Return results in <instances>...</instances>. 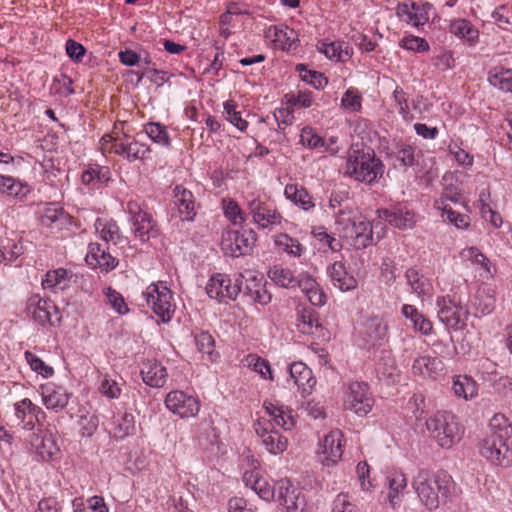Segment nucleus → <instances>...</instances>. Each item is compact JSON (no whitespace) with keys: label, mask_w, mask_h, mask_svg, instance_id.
<instances>
[{"label":"nucleus","mask_w":512,"mask_h":512,"mask_svg":"<svg viewBox=\"0 0 512 512\" xmlns=\"http://www.w3.org/2000/svg\"><path fill=\"white\" fill-rule=\"evenodd\" d=\"M512 425L501 413L495 414L489 423V432L479 441V454L492 465H512Z\"/></svg>","instance_id":"nucleus-1"},{"label":"nucleus","mask_w":512,"mask_h":512,"mask_svg":"<svg viewBox=\"0 0 512 512\" xmlns=\"http://www.w3.org/2000/svg\"><path fill=\"white\" fill-rule=\"evenodd\" d=\"M413 488L420 501L432 510L446 502L454 488V481L445 472L433 474L427 470H420L414 477Z\"/></svg>","instance_id":"nucleus-2"},{"label":"nucleus","mask_w":512,"mask_h":512,"mask_svg":"<svg viewBox=\"0 0 512 512\" xmlns=\"http://www.w3.org/2000/svg\"><path fill=\"white\" fill-rule=\"evenodd\" d=\"M344 173L356 181L372 184L382 177L384 165L373 149L356 143L348 151Z\"/></svg>","instance_id":"nucleus-3"},{"label":"nucleus","mask_w":512,"mask_h":512,"mask_svg":"<svg viewBox=\"0 0 512 512\" xmlns=\"http://www.w3.org/2000/svg\"><path fill=\"white\" fill-rule=\"evenodd\" d=\"M428 431L442 448H451L462 437V427L451 412L438 411L426 421Z\"/></svg>","instance_id":"nucleus-4"},{"label":"nucleus","mask_w":512,"mask_h":512,"mask_svg":"<svg viewBox=\"0 0 512 512\" xmlns=\"http://www.w3.org/2000/svg\"><path fill=\"white\" fill-rule=\"evenodd\" d=\"M126 211L129 214L131 231L135 238L139 239L142 243H145L151 238L159 236L160 229L157 221L150 213L142 208L139 202L135 200L128 201Z\"/></svg>","instance_id":"nucleus-5"},{"label":"nucleus","mask_w":512,"mask_h":512,"mask_svg":"<svg viewBox=\"0 0 512 512\" xmlns=\"http://www.w3.org/2000/svg\"><path fill=\"white\" fill-rule=\"evenodd\" d=\"M257 237L252 229L225 230L222 233L221 248L225 255L239 257L251 253Z\"/></svg>","instance_id":"nucleus-6"},{"label":"nucleus","mask_w":512,"mask_h":512,"mask_svg":"<svg viewBox=\"0 0 512 512\" xmlns=\"http://www.w3.org/2000/svg\"><path fill=\"white\" fill-rule=\"evenodd\" d=\"M147 305L163 322L170 321L174 313L172 292L163 283L150 284L143 292Z\"/></svg>","instance_id":"nucleus-7"},{"label":"nucleus","mask_w":512,"mask_h":512,"mask_svg":"<svg viewBox=\"0 0 512 512\" xmlns=\"http://www.w3.org/2000/svg\"><path fill=\"white\" fill-rule=\"evenodd\" d=\"M374 405V399L369 386L365 382H351L348 384L344 396V407L359 416L367 415Z\"/></svg>","instance_id":"nucleus-8"},{"label":"nucleus","mask_w":512,"mask_h":512,"mask_svg":"<svg viewBox=\"0 0 512 512\" xmlns=\"http://www.w3.org/2000/svg\"><path fill=\"white\" fill-rule=\"evenodd\" d=\"M277 500L287 512H304L307 507V499L302 487L289 479H281L276 482Z\"/></svg>","instance_id":"nucleus-9"},{"label":"nucleus","mask_w":512,"mask_h":512,"mask_svg":"<svg viewBox=\"0 0 512 512\" xmlns=\"http://www.w3.org/2000/svg\"><path fill=\"white\" fill-rule=\"evenodd\" d=\"M27 315L38 325H56L60 322L57 307L48 299H43L39 294H34L26 302Z\"/></svg>","instance_id":"nucleus-10"},{"label":"nucleus","mask_w":512,"mask_h":512,"mask_svg":"<svg viewBox=\"0 0 512 512\" xmlns=\"http://www.w3.org/2000/svg\"><path fill=\"white\" fill-rule=\"evenodd\" d=\"M242 281L240 278L232 283L227 274L216 273L212 275L206 285V293L211 299L220 303H227L235 300L241 291Z\"/></svg>","instance_id":"nucleus-11"},{"label":"nucleus","mask_w":512,"mask_h":512,"mask_svg":"<svg viewBox=\"0 0 512 512\" xmlns=\"http://www.w3.org/2000/svg\"><path fill=\"white\" fill-rule=\"evenodd\" d=\"M164 402L169 411L181 418L194 417L200 410L199 400L180 390L170 391Z\"/></svg>","instance_id":"nucleus-12"},{"label":"nucleus","mask_w":512,"mask_h":512,"mask_svg":"<svg viewBox=\"0 0 512 512\" xmlns=\"http://www.w3.org/2000/svg\"><path fill=\"white\" fill-rule=\"evenodd\" d=\"M109 139L112 142L110 150L117 155L123 156L130 162L144 159L150 153L148 145L129 135L125 134L121 138L109 136Z\"/></svg>","instance_id":"nucleus-13"},{"label":"nucleus","mask_w":512,"mask_h":512,"mask_svg":"<svg viewBox=\"0 0 512 512\" xmlns=\"http://www.w3.org/2000/svg\"><path fill=\"white\" fill-rule=\"evenodd\" d=\"M259 463L255 459H251L250 469L243 473V481L245 485L251 488L260 498L270 500L277 494L276 484L271 486L268 481L262 477L258 469Z\"/></svg>","instance_id":"nucleus-14"},{"label":"nucleus","mask_w":512,"mask_h":512,"mask_svg":"<svg viewBox=\"0 0 512 512\" xmlns=\"http://www.w3.org/2000/svg\"><path fill=\"white\" fill-rule=\"evenodd\" d=\"M430 9L431 5L428 3L418 4L413 1H405L397 5L396 15L408 25L419 28L429 21Z\"/></svg>","instance_id":"nucleus-15"},{"label":"nucleus","mask_w":512,"mask_h":512,"mask_svg":"<svg viewBox=\"0 0 512 512\" xmlns=\"http://www.w3.org/2000/svg\"><path fill=\"white\" fill-rule=\"evenodd\" d=\"M343 433L339 429L331 430L320 442V453L323 455L322 463L325 466H334L343 455Z\"/></svg>","instance_id":"nucleus-16"},{"label":"nucleus","mask_w":512,"mask_h":512,"mask_svg":"<svg viewBox=\"0 0 512 512\" xmlns=\"http://www.w3.org/2000/svg\"><path fill=\"white\" fill-rule=\"evenodd\" d=\"M248 210L253 222L261 229L281 223V215L267 202L254 198L248 202Z\"/></svg>","instance_id":"nucleus-17"},{"label":"nucleus","mask_w":512,"mask_h":512,"mask_svg":"<svg viewBox=\"0 0 512 512\" xmlns=\"http://www.w3.org/2000/svg\"><path fill=\"white\" fill-rule=\"evenodd\" d=\"M40 415L44 416L42 409L34 405L28 398L14 404L15 422L25 430H33L35 424L40 423Z\"/></svg>","instance_id":"nucleus-18"},{"label":"nucleus","mask_w":512,"mask_h":512,"mask_svg":"<svg viewBox=\"0 0 512 512\" xmlns=\"http://www.w3.org/2000/svg\"><path fill=\"white\" fill-rule=\"evenodd\" d=\"M86 263L92 267L100 269L101 272L108 273L118 266V259L113 257L99 243H90L85 257Z\"/></svg>","instance_id":"nucleus-19"},{"label":"nucleus","mask_w":512,"mask_h":512,"mask_svg":"<svg viewBox=\"0 0 512 512\" xmlns=\"http://www.w3.org/2000/svg\"><path fill=\"white\" fill-rule=\"evenodd\" d=\"M378 217L388 222L391 226L405 230L410 229L415 224V214L406 207L397 206L392 209H379Z\"/></svg>","instance_id":"nucleus-20"},{"label":"nucleus","mask_w":512,"mask_h":512,"mask_svg":"<svg viewBox=\"0 0 512 512\" xmlns=\"http://www.w3.org/2000/svg\"><path fill=\"white\" fill-rule=\"evenodd\" d=\"M173 204L181 221H193L196 216L195 199L192 192L181 185L173 190Z\"/></svg>","instance_id":"nucleus-21"},{"label":"nucleus","mask_w":512,"mask_h":512,"mask_svg":"<svg viewBox=\"0 0 512 512\" xmlns=\"http://www.w3.org/2000/svg\"><path fill=\"white\" fill-rule=\"evenodd\" d=\"M395 160L398 162V164H395V167L399 166L404 169L418 167L422 170L427 166L423 152L406 143L397 144Z\"/></svg>","instance_id":"nucleus-22"},{"label":"nucleus","mask_w":512,"mask_h":512,"mask_svg":"<svg viewBox=\"0 0 512 512\" xmlns=\"http://www.w3.org/2000/svg\"><path fill=\"white\" fill-rule=\"evenodd\" d=\"M388 325L382 317L372 316L363 323L361 334L366 343L375 346L386 339Z\"/></svg>","instance_id":"nucleus-23"},{"label":"nucleus","mask_w":512,"mask_h":512,"mask_svg":"<svg viewBox=\"0 0 512 512\" xmlns=\"http://www.w3.org/2000/svg\"><path fill=\"white\" fill-rule=\"evenodd\" d=\"M405 278L411 291L419 297H429L432 295V281L421 269L410 267L405 273Z\"/></svg>","instance_id":"nucleus-24"},{"label":"nucleus","mask_w":512,"mask_h":512,"mask_svg":"<svg viewBox=\"0 0 512 512\" xmlns=\"http://www.w3.org/2000/svg\"><path fill=\"white\" fill-rule=\"evenodd\" d=\"M289 375L293 383L301 390L302 394H308L316 384L312 370L303 362H294L289 366Z\"/></svg>","instance_id":"nucleus-25"},{"label":"nucleus","mask_w":512,"mask_h":512,"mask_svg":"<svg viewBox=\"0 0 512 512\" xmlns=\"http://www.w3.org/2000/svg\"><path fill=\"white\" fill-rule=\"evenodd\" d=\"M244 295L248 296L253 302L260 305H267L271 302L272 296L266 289V282L263 276L249 275L246 278Z\"/></svg>","instance_id":"nucleus-26"},{"label":"nucleus","mask_w":512,"mask_h":512,"mask_svg":"<svg viewBox=\"0 0 512 512\" xmlns=\"http://www.w3.org/2000/svg\"><path fill=\"white\" fill-rule=\"evenodd\" d=\"M327 272L333 285L341 291H351L357 287V280L347 272L344 263L341 261H335L328 267Z\"/></svg>","instance_id":"nucleus-27"},{"label":"nucleus","mask_w":512,"mask_h":512,"mask_svg":"<svg viewBox=\"0 0 512 512\" xmlns=\"http://www.w3.org/2000/svg\"><path fill=\"white\" fill-rule=\"evenodd\" d=\"M141 376L145 384L160 388L166 383L168 374L166 368L159 362L147 360L142 364Z\"/></svg>","instance_id":"nucleus-28"},{"label":"nucleus","mask_w":512,"mask_h":512,"mask_svg":"<svg viewBox=\"0 0 512 512\" xmlns=\"http://www.w3.org/2000/svg\"><path fill=\"white\" fill-rule=\"evenodd\" d=\"M43 403L47 409L62 410L68 404L69 396L62 386L47 384L41 387Z\"/></svg>","instance_id":"nucleus-29"},{"label":"nucleus","mask_w":512,"mask_h":512,"mask_svg":"<svg viewBox=\"0 0 512 512\" xmlns=\"http://www.w3.org/2000/svg\"><path fill=\"white\" fill-rule=\"evenodd\" d=\"M31 447L44 461L50 460L58 451L51 434L47 432L33 433L30 436Z\"/></svg>","instance_id":"nucleus-30"},{"label":"nucleus","mask_w":512,"mask_h":512,"mask_svg":"<svg viewBox=\"0 0 512 512\" xmlns=\"http://www.w3.org/2000/svg\"><path fill=\"white\" fill-rule=\"evenodd\" d=\"M496 305V288L489 284H482L474 299V307L482 316L491 314Z\"/></svg>","instance_id":"nucleus-31"},{"label":"nucleus","mask_w":512,"mask_h":512,"mask_svg":"<svg viewBox=\"0 0 512 512\" xmlns=\"http://www.w3.org/2000/svg\"><path fill=\"white\" fill-rule=\"evenodd\" d=\"M266 38L272 41L275 47L290 51L295 43L296 33L287 26H271L266 31Z\"/></svg>","instance_id":"nucleus-32"},{"label":"nucleus","mask_w":512,"mask_h":512,"mask_svg":"<svg viewBox=\"0 0 512 512\" xmlns=\"http://www.w3.org/2000/svg\"><path fill=\"white\" fill-rule=\"evenodd\" d=\"M439 306L438 317L448 328L457 330L463 324L462 321V308L460 306L452 304L451 301L447 304L446 300H438Z\"/></svg>","instance_id":"nucleus-33"},{"label":"nucleus","mask_w":512,"mask_h":512,"mask_svg":"<svg viewBox=\"0 0 512 512\" xmlns=\"http://www.w3.org/2000/svg\"><path fill=\"white\" fill-rule=\"evenodd\" d=\"M111 173L108 167L100 165L88 166L81 175V181L91 189H99L109 182Z\"/></svg>","instance_id":"nucleus-34"},{"label":"nucleus","mask_w":512,"mask_h":512,"mask_svg":"<svg viewBox=\"0 0 512 512\" xmlns=\"http://www.w3.org/2000/svg\"><path fill=\"white\" fill-rule=\"evenodd\" d=\"M350 230L352 235L348 239L353 241V245L357 249L366 248L372 243L373 232L369 221L364 219L355 220Z\"/></svg>","instance_id":"nucleus-35"},{"label":"nucleus","mask_w":512,"mask_h":512,"mask_svg":"<svg viewBox=\"0 0 512 512\" xmlns=\"http://www.w3.org/2000/svg\"><path fill=\"white\" fill-rule=\"evenodd\" d=\"M388 493L387 501L392 508H396L401 500L404 489L407 486V479L403 473L395 472L387 477Z\"/></svg>","instance_id":"nucleus-36"},{"label":"nucleus","mask_w":512,"mask_h":512,"mask_svg":"<svg viewBox=\"0 0 512 512\" xmlns=\"http://www.w3.org/2000/svg\"><path fill=\"white\" fill-rule=\"evenodd\" d=\"M73 274L64 268L50 270L42 280V286L45 289L64 290L70 286Z\"/></svg>","instance_id":"nucleus-37"},{"label":"nucleus","mask_w":512,"mask_h":512,"mask_svg":"<svg viewBox=\"0 0 512 512\" xmlns=\"http://www.w3.org/2000/svg\"><path fill=\"white\" fill-rule=\"evenodd\" d=\"M318 50L330 60L344 62L350 57L349 45L344 41L324 40L319 43Z\"/></svg>","instance_id":"nucleus-38"},{"label":"nucleus","mask_w":512,"mask_h":512,"mask_svg":"<svg viewBox=\"0 0 512 512\" xmlns=\"http://www.w3.org/2000/svg\"><path fill=\"white\" fill-rule=\"evenodd\" d=\"M267 413L272 417L274 422L282 427L285 431L291 430L295 425V420L292 416V410L284 405L274 403H265Z\"/></svg>","instance_id":"nucleus-39"},{"label":"nucleus","mask_w":512,"mask_h":512,"mask_svg":"<svg viewBox=\"0 0 512 512\" xmlns=\"http://www.w3.org/2000/svg\"><path fill=\"white\" fill-rule=\"evenodd\" d=\"M449 31L456 37L475 44L479 37L478 30L466 19H457L450 23Z\"/></svg>","instance_id":"nucleus-40"},{"label":"nucleus","mask_w":512,"mask_h":512,"mask_svg":"<svg viewBox=\"0 0 512 512\" xmlns=\"http://www.w3.org/2000/svg\"><path fill=\"white\" fill-rule=\"evenodd\" d=\"M96 232L100 238L106 242L118 244L122 242L123 236L120 233V228L114 220H104L98 218L95 221Z\"/></svg>","instance_id":"nucleus-41"},{"label":"nucleus","mask_w":512,"mask_h":512,"mask_svg":"<svg viewBox=\"0 0 512 512\" xmlns=\"http://www.w3.org/2000/svg\"><path fill=\"white\" fill-rule=\"evenodd\" d=\"M452 390L455 396L465 400L472 399L478 393L477 383L466 375L453 378Z\"/></svg>","instance_id":"nucleus-42"},{"label":"nucleus","mask_w":512,"mask_h":512,"mask_svg":"<svg viewBox=\"0 0 512 512\" xmlns=\"http://www.w3.org/2000/svg\"><path fill=\"white\" fill-rule=\"evenodd\" d=\"M0 193L22 199L29 193V188L26 184L11 176L0 174Z\"/></svg>","instance_id":"nucleus-43"},{"label":"nucleus","mask_w":512,"mask_h":512,"mask_svg":"<svg viewBox=\"0 0 512 512\" xmlns=\"http://www.w3.org/2000/svg\"><path fill=\"white\" fill-rule=\"evenodd\" d=\"M284 194L287 199L300 206L303 210H310L314 203L305 188L297 184H289L285 187Z\"/></svg>","instance_id":"nucleus-44"},{"label":"nucleus","mask_w":512,"mask_h":512,"mask_svg":"<svg viewBox=\"0 0 512 512\" xmlns=\"http://www.w3.org/2000/svg\"><path fill=\"white\" fill-rule=\"evenodd\" d=\"M402 314L409 319L415 330L424 335H428L432 331V323L421 314L413 305L405 304L402 307Z\"/></svg>","instance_id":"nucleus-45"},{"label":"nucleus","mask_w":512,"mask_h":512,"mask_svg":"<svg viewBox=\"0 0 512 512\" xmlns=\"http://www.w3.org/2000/svg\"><path fill=\"white\" fill-rule=\"evenodd\" d=\"M24 249L20 242L4 238L0 240V263L10 264L14 262Z\"/></svg>","instance_id":"nucleus-46"},{"label":"nucleus","mask_w":512,"mask_h":512,"mask_svg":"<svg viewBox=\"0 0 512 512\" xmlns=\"http://www.w3.org/2000/svg\"><path fill=\"white\" fill-rule=\"evenodd\" d=\"M488 80L494 87L505 92H512V70L494 68L489 72Z\"/></svg>","instance_id":"nucleus-47"},{"label":"nucleus","mask_w":512,"mask_h":512,"mask_svg":"<svg viewBox=\"0 0 512 512\" xmlns=\"http://www.w3.org/2000/svg\"><path fill=\"white\" fill-rule=\"evenodd\" d=\"M443 363L438 358L422 356L414 360L412 370L414 374L431 375L442 370Z\"/></svg>","instance_id":"nucleus-48"},{"label":"nucleus","mask_w":512,"mask_h":512,"mask_svg":"<svg viewBox=\"0 0 512 512\" xmlns=\"http://www.w3.org/2000/svg\"><path fill=\"white\" fill-rule=\"evenodd\" d=\"M145 134L155 143L169 147L170 138L166 127L158 122H149L144 125Z\"/></svg>","instance_id":"nucleus-49"},{"label":"nucleus","mask_w":512,"mask_h":512,"mask_svg":"<svg viewBox=\"0 0 512 512\" xmlns=\"http://www.w3.org/2000/svg\"><path fill=\"white\" fill-rule=\"evenodd\" d=\"M268 276L273 282L284 288H289L296 285V277L288 268L274 266L269 270Z\"/></svg>","instance_id":"nucleus-50"},{"label":"nucleus","mask_w":512,"mask_h":512,"mask_svg":"<svg viewBox=\"0 0 512 512\" xmlns=\"http://www.w3.org/2000/svg\"><path fill=\"white\" fill-rule=\"evenodd\" d=\"M352 211L345 207V210L340 209L335 213V225L339 236L342 238H349L352 235L351 226L355 223V219L351 216Z\"/></svg>","instance_id":"nucleus-51"},{"label":"nucleus","mask_w":512,"mask_h":512,"mask_svg":"<svg viewBox=\"0 0 512 512\" xmlns=\"http://www.w3.org/2000/svg\"><path fill=\"white\" fill-rule=\"evenodd\" d=\"M262 444L271 454L282 453L287 447V438L282 436L278 431L272 430L269 434H265Z\"/></svg>","instance_id":"nucleus-52"},{"label":"nucleus","mask_w":512,"mask_h":512,"mask_svg":"<svg viewBox=\"0 0 512 512\" xmlns=\"http://www.w3.org/2000/svg\"><path fill=\"white\" fill-rule=\"evenodd\" d=\"M297 327L303 334H315L319 330H322V326L319 323L317 317L308 311H303L297 319Z\"/></svg>","instance_id":"nucleus-53"},{"label":"nucleus","mask_w":512,"mask_h":512,"mask_svg":"<svg viewBox=\"0 0 512 512\" xmlns=\"http://www.w3.org/2000/svg\"><path fill=\"white\" fill-rule=\"evenodd\" d=\"M195 344L199 352L208 355L210 361H215L218 353L215 352V341L212 335L208 332H200L195 335Z\"/></svg>","instance_id":"nucleus-54"},{"label":"nucleus","mask_w":512,"mask_h":512,"mask_svg":"<svg viewBox=\"0 0 512 512\" xmlns=\"http://www.w3.org/2000/svg\"><path fill=\"white\" fill-rule=\"evenodd\" d=\"M66 219V214L64 210L60 207H57L55 205H50L46 208H44L41 216H40V222L43 226L52 228L54 225L60 223H63V221Z\"/></svg>","instance_id":"nucleus-55"},{"label":"nucleus","mask_w":512,"mask_h":512,"mask_svg":"<svg viewBox=\"0 0 512 512\" xmlns=\"http://www.w3.org/2000/svg\"><path fill=\"white\" fill-rule=\"evenodd\" d=\"M296 71L299 73L301 80L312 85L316 89L323 88L327 85V78L322 73L317 71L308 70L303 64L296 66Z\"/></svg>","instance_id":"nucleus-56"},{"label":"nucleus","mask_w":512,"mask_h":512,"mask_svg":"<svg viewBox=\"0 0 512 512\" xmlns=\"http://www.w3.org/2000/svg\"><path fill=\"white\" fill-rule=\"evenodd\" d=\"M106 301L120 315L127 314L129 308L125 303L124 297L112 287H106L103 290Z\"/></svg>","instance_id":"nucleus-57"},{"label":"nucleus","mask_w":512,"mask_h":512,"mask_svg":"<svg viewBox=\"0 0 512 512\" xmlns=\"http://www.w3.org/2000/svg\"><path fill=\"white\" fill-rule=\"evenodd\" d=\"M275 244L293 256L299 257L304 251V247L299 243V241L287 234L278 235L275 239Z\"/></svg>","instance_id":"nucleus-58"},{"label":"nucleus","mask_w":512,"mask_h":512,"mask_svg":"<svg viewBox=\"0 0 512 512\" xmlns=\"http://www.w3.org/2000/svg\"><path fill=\"white\" fill-rule=\"evenodd\" d=\"M245 363L249 368L259 373L264 379H272L270 365L265 359L255 354H249L245 358Z\"/></svg>","instance_id":"nucleus-59"},{"label":"nucleus","mask_w":512,"mask_h":512,"mask_svg":"<svg viewBox=\"0 0 512 512\" xmlns=\"http://www.w3.org/2000/svg\"><path fill=\"white\" fill-rule=\"evenodd\" d=\"M376 370L383 376L391 377L395 371V362L388 350H381L376 363Z\"/></svg>","instance_id":"nucleus-60"},{"label":"nucleus","mask_w":512,"mask_h":512,"mask_svg":"<svg viewBox=\"0 0 512 512\" xmlns=\"http://www.w3.org/2000/svg\"><path fill=\"white\" fill-rule=\"evenodd\" d=\"M135 430V421L134 416L130 413H125L118 420L117 424L114 428V436L116 438H124L130 434H132Z\"/></svg>","instance_id":"nucleus-61"},{"label":"nucleus","mask_w":512,"mask_h":512,"mask_svg":"<svg viewBox=\"0 0 512 512\" xmlns=\"http://www.w3.org/2000/svg\"><path fill=\"white\" fill-rule=\"evenodd\" d=\"M224 113L226 119L240 131L247 129L248 122L241 117L240 112L236 111V104L233 101H226L224 103Z\"/></svg>","instance_id":"nucleus-62"},{"label":"nucleus","mask_w":512,"mask_h":512,"mask_svg":"<svg viewBox=\"0 0 512 512\" xmlns=\"http://www.w3.org/2000/svg\"><path fill=\"white\" fill-rule=\"evenodd\" d=\"M25 359L30 365L31 369L38 374L42 375L45 378H48L53 375L54 370L52 367L45 364V362L37 357L35 354H33L30 351L25 352Z\"/></svg>","instance_id":"nucleus-63"},{"label":"nucleus","mask_w":512,"mask_h":512,"mask_svg":"<svg viewBox=\"0 0 512 512\" xmlns=\"http://www.w3.org/2000/svg\"><path fill=\"white\" fill-rule=\"evenodd\" d=\"M494 392L503 399H512V378L501 376L493 382Z\"/></svg>","instance_id":"nucleus-64"}]
</instances>
